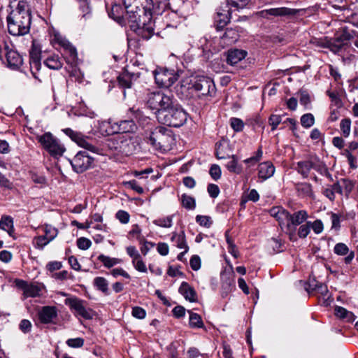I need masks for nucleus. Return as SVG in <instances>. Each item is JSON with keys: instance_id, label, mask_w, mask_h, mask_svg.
<instances>
[{"instance_id": "obj_1", "label": "nucleus", "mask_w": 358, "mask_h": 358, "mask_svg": "<svg viewBox=\"0 0 358 358\" xmlns=\"http://www.w3.org/2000/svg\"><path fill=\"white\" fill-rule=\"evenodd\" d=\"M128 25L137 35L149 39L154 34L152 0H122Z\"/></svg>"}, {"instance_id": "obj_2", "label": "nucleus", "mask_w": 358, "mask_h": 358, "mask_svg": "<svg viewBox=\"0 0 358 358\" xmlns=\"http://www.w3.org/2000/svg\"><path fill=\"white\" fill-rule=\"evenodd\" d=\"M215 90L213 80L206 76H197L182 80L177 91L184 97L189 99L211 95Z\"/></svg>"}, {"instance_id": "obj_3", "label": "nucleus", "mask_w": 358, "mask_h": 358, "mask_svg": "<svg viewBox=\"0 0 358 358\" xmlns=\"http://www.w3.org/2000/svg\"><path fill=\"white\" fill-rule=\"evenodd\" d=\"M10 34L19 36L29 33L31 24V14L27 3L20 0L17 8L12 10L6 17Z\"/></svg>"}, {"instance_id": "obj_4", "label": "nucleus", "mask_w": 358, "mask_h": 358, "mask_svg": "<svg viewBox=\"0 0 358 358\" xmlns=\"http://www.w3.org/2000/svg\"><path fill=\"white\" fill-rule=\"evenodd\" d=\"M188 114L176 100L172 106L158 116L157 121L169 127H180L187 120Z\"/></svg>"}, {"instance_id": "obj_5", "label": "nucleus", "mask_w": 358, "mask_h": 358, "mask_svg": "<svg viewBox=\"0 0 358 358\" xmlns=\"http://www.w3.org/2000/svg\"><path fill=\"white\" fill-rule=\"evenodd\" d=\"M176 100L171 92L167 94L162 91H155L147 94L146 104L154 111L157 118L159 115H162V111L171 107Z\"/></svg>"}, {"instance_id": "obj_6", "label": "nucleus", "mask_w": 358, "mask_h": 358, "mask_svg": "<svg viewBox=\"0 0 358 358\" xmlns=\"http://www.w3.org/2000/svg\"><path fill=\"white\" fill-rule=\"evenodd\" d=\"M147 142L156 150H166L173 141L171 130L164 127H157L151 131L147 137Z\"/></svg>"}, {"instance_id": "obj_7", "label": "nucleus", "mask_w": 358, "mask_h": 358, "mask_svg": "<svg viewBox=\"0 0 358 358\" xmlns=\"http://www.w3.org/2000/svg\"><path fill=\"white\" fill-rule=\"evenodd\" d=\"M100 127L102 132L108 136L118 133L134 132L137 128L132 120H121L116 122L111 120L105 121L101 123Z\"/></svg>"}, {"instance_id": "obj_8", "label": "nucleus", "mask_w": 358, "mask_h": 358, "mask_svg": "<svg viewBox=\"0 0 358 358\" xmlns=\"http://www.w3.org/2000/svg\"><path fill=\"white\" fill-rule=\"evenodd\" d=\"M62 131L80 147L94 154L99 153L100 149L94 145L92 138L83 135L80 132L74 131L71 128L64 129Z\"/></svg>"}, {"instance_id": "obj_9", "label": "nucleus", "mask_w": 358, "mask_h": 358, "mask_svg": "<svg viewBox=\"0 0 358 358\" xmlns=\"http://www.w3.org/2000/svg\"><path fill=\"white\" fill-rule=\"evenodd\" d=\"M156 84L161 87H171L178 78V74L174 70L157 67L154 71Z\"/></svg>"}, {"instance_id": "obj_10", "label": "nucleus", "mask_w": 358, "mask_h": 358, "mask_svg": "<svg viewBox=\"0 0 358 358\" xmlns=\"http://www.w3.org/2000/svg\"><path fill=\"white\" fill-rule=\"evenodd\" d=\"M42 46L36 40H33L31 48L29 51V64L33 76L41 82L38 76V72L41 68Z\"/></svg>"}, {"instance_id": "obj_11", "label": "nucleus", "mask_w": 358, "mask_h": 358, "mask_svg": "<svg viewBox=\"0 0 358 358\" xmlns=\"http://www.w3.org/2000/svg\"><path fill=\"white\" fill-rule=\"evenodd\" d=\"M94 157L87 151H80L70 161V163L76 173H83L92 167Z\"/></svg>"}, {"instance_id": "obj_12", "label": "nucleus", "mask_w": 358, "mask_h": 358, "mask_svg": "<svg viewBox=\"0 0 358 358\" xmlns=\"http://www.w3.org/2000/svg\"><path fill=\"white\" fill-rule=\"evenodd\" d=\"M64 303L75 311L76 315L86 320H90L93 317L92 310L85 306L86 302L78 297L67 298L64 300Z\"/></svg>"}, {"instance_id": "obj_13", "label": "nucleus", "mask_w": 358, "mask_h": 358, "mask_svg": "<svg viewBox=\"0 0 358 358\" xmlns=\"http://www.w3.org/2000/svg\"><path fill=\"white\" fill-rule=\"evenodd\" d=\"M65 151L64 146L51 133L46 132V152L55 159L62 156Z\"/></svg>"}, {"instance_id": "obj_14", "label": "nucleus", "mask_w": 358, "mask_h": 358, "mask_svg": "<svg viewBox=\"0 0 358 358\" xmlns=\"http://www.w3.org/2000/svg\"><path fill=\"white\" fill-rule=\"evenodd\" d=\"M308 217V213L305 210H298L292 214L288 212V215L285 224L287 229L289 231H295L296 227L305 222Z\"/></svg>"}, {"instance_id": "obj_15", "label": "nucleus", "mask_w": 358, "mask_h": 358, "mask_svg": "<svg viewBox=\"0 0 358 358\" xmlns=\"http://www.w3.org/2000/svg\"><path fill=\"white\" fill-rule=\"evenodd\" d=\"M230 19L231 13L228 5L217 8L214 17L216 29H222L230 22Z\"/></svg>"}, {"instance_id": "obj_16", "label": "nucleus", "mask_w": 358, "mask_h": 358, "mask_svg": "<svg viewBox=\"0 0 358 358\" xmlns=\"http://www.w3.org/2000/svg\"><path fill=\"white\" fill-rule=\"evenodd\" d=\"M138 73H134L124 69L117 77L118 84L123 88H130L134 80L138 78Z\"/></svg>"}, {"instance_id": "obj_17", "label": "nucleus", "mask_w": 358, "mask_h": 358, "mask_svg": "<svg viewBox=\"0 0 358 358\" xmlns=\"http://www.w3.org/2000/svg\"><path fill=\"white\" fill-rule=\"evenodd\" d=\"M15 284L17 287L23 290V294L25 298L35 297L39 294L41 291L40 288L37 285L32 284L29 285L22 280H16Z\"/></svg>"}, {"instance_id": "obj_18", "label": "nucleus", "mask_w": 358, "mask_h": 358, "mask_svg": "<svg viewBox=\"0 0 358 358\" xmlns=\"http://www.w3.org/2000/svg\"><path fill=\"white\" fill-rule=\"evenodd\" d=\"M296 10L286 7L273 8L262 11V16L264 17H267L268 15L275 17L290 16L296 15Z\"/></svg>"}, {"instance_id": "obj_19", "label": "nucleus", "mask_w": 358, "mask_h": 358, "mask_svg": "<svg viewBox=\"0 0 358 358\" xmlns=\"http://www.w3.org/2000/svg\"><path fill=\"white\" fill-rule=\"evenodd\" d=\"M50 35V41L52 45L55 48H64L69 43L64 37H63L59 31L54 27H50L48 29Z\"/></svg>"}, {"instance_id": "obj_20", "label": "nucleus", "mask_w": 358, "mask_h": 358, "mask_svg": "<svg viewBox=\"0 0 358 358\" xmlns=\"http://www.w3.org/2000/svg\"><path fill=\"white\" fill-rule=\"evenodd\" d=\"M120 141L119 151L126 155H132L136 149L135 141L131 138H124V136H118Z\"/></svg>"}, {"instance_id": "obj_21", "label": "nucleus", "mask_w": 358, "mask_h": 358, "mask_svg": "<svg viewBox=\"0 0 358 358\" xmlns=\"http://www.w3.org/2000/svg\"><path fill=\"white\" fill-rule=\"evenodd\" d=\"M227 64L234 66L242 61L248 55V52L243 50L230 49L227 52Z\"/></svg>"}, {"instance_id": "obj_22", "label": "nucleus", "mask_w": 358, "mask_h": 358, "mask_svg": "<svg viewBox=\"0 0 358 358\" xmlns=\"http://www.w3.org/2000/svg\"><path fill=\"white\" fill-rule=\"evenodd\" d=\"M221 289L222 297L226 296L234 287V279L230 273H221Z\"/></svg>"}, {"instance_id": "obj_23", "label": "nucleus", "mask_w": 358, "mask_h": 358, "mask_svg": "<svg viewBox=\"0 0 358 358\" xmlns=\"http://www.w3.org/2000/svg\"><path fill=\"white\" fill-rule=\"evenodd\" d=\"M6 57L8 66L13 69H17L22 64V59L20 54L13 50H7Z\"/></svg>"}, {"instance_id": "obj_24", "label": "nucleus", "mask_w": 358, "mask_h": 358, "mask_svg": "<svg viewBox=\"0 0 358 358\" xmlns=\"http://www.w3.org/2000/svg\"><path fill=\"white\" fill-rule=\"evenodd\" d=\"M108 15L114 20L117 21L120 24L126 25L128 24L126 18V11L120 5H114L112 6Z\"/></svg>"}, {"instance_id": "obj_25", "label": "nucleus", "mask_w": 358, "mask_h": 358, "mask_svg": "<svg viewBox=\"0 0 358 358\" xmlns=\"http://www.w3.org/2000/svg\"><path fill=\"white\" fill-rule=\"evenodd\" d=\"M275 173V167L271 162H265L259 164L258 176L264 180L271 178Z\"/></svg>"}, {"instance_id": "obj_26", "label": "nucleus", "mask_w": 358, "mask_h": 358, "mask_svg": "<svg viewBox=\"0 0 358 358\" xmlns=\"http://www.w3.org/2000/svg\"><path fill=\"white\" fill-rule=\"evenodd\" d=\"M178 291L186 300H188L190 302H194L196 301V294L194 289L187 282H182L181 283Z\"/></svg>"}, {"instance_id": "obj_27", "label": "nucleus", "mask_w": 358, "mask_h": 358, "mask_svg": "<svg viewBox=\"0 0 358 358\" xmlns=\"http://www.w3.org/2000/svg\"><path fill=\"white\" fill-rule=\"evenodd\" d=\"M63 50L66 62L72 66L76 65L78 59L76 48L69 42Z\"/></svg>"}, {"instance_id": "obj_28", "label": "nucleus", "mask_w": 358, "mask_h": 358, "mask_svg": "<svg viewBox=\"0 0 358 358\" xmlns=\"http://www.w3.org/2000/svg\"><path fill=\"white\" fill-rule=\"evenodd\" d=\"M0 229L8 232L10 236L14 238L13 220L10 216L3 215L0 220Z\"/></svg>"}, {"instance_id": "obj_29", "label": "nucleus", "mask_w": 358, "mask_h": 358, "mask_svg": "<svg viewBox=\"0 0 358 358\" xmlns=\"http://www.w3.org/2000/svg\"><path fill=\"white\" fill-rule=\"evenodd\" d=\"M270 214L271 216L276 218V220L279 222L280 224H286L288 211L283 209L282 207H273L270 210Z\"/></svg>"}, {"instance_id": "obj_30", "label": "nucleus", "mask_w": 358, "mask_h": 358, "mask_svg": "<svg viewBox=\"0 0 358 358\" xmlns=\"http://www.w3.org/2000/svg\"><path fill=\"white\" fill-rule=\"evenodd\" d=\"M313 160H305L300 161L297 163L296 168L299 173H300L303 178H306L308 177L310 171L313 169Z\"/></svg>"}, {"instance_id": "obj_31", "label": "nucleus", "mask_w": 358, "mask_h": 358, "mask_svg": "<svg viewBox=\"0 0 358 358\" xmlns=\"http://www.w3.org/2000/svg\"><path fill=\"white\" fill-rule=\"evenodd\" d=\"M238 36L239 35L236 29L227 28L220 37L225 44L230 45L235 43L238 40Z\"/></svg>"}, {"instance_id": "obj_32", "label": "nucleus", "mask_w": 358, "mask_h": 358, "mask_svg": "<svg viewBox=\"0 0 358 358\" xmlns=\"http://www.w3.org/2000/svg\"><path fill=\"white\" fill-rule=\"evenodd\" d=\"M93 285L96 289L102 292L105 294H108V282L103 277H96L94 279Z\"/></svg>"}, {"instance_id": "obj_33", "label": "nucleus", "mask_w": 358, "mask_h": 358, "mask_svg": "<svg viewBox=\"0 0 358 358\" xmlns=\"http://www.w3.org/2000/svg\"><path fill=\"white\" fill-rule=\"evenodd\" d=\"M98 260L102 262L105 267L108 268L122 262L120 259L110 257L102 254L98 257Z\"/></svg>"}, {"instance_id": "obj_34", "label": "nucleus", "mask_w": 358, "mask_h": 358, "mask_svg": "<svg viewBox=\"0 0 358 358\" xmlns=\"http://www.w3.org/2000/svg\"><path fill=\"white\" fill-rule=\"evenodd\" d=\"M231 160L227 164V169L232 173H240L242 171V166L238 163V158L236 155L230 156Z\"/></svg>"}, {"instance_id": "obj_35", "label": "nucleus", "mask_w": 358, "mask_h": 358, "mask_svg": "<svg viewBox=\"0 0 358 358\" xmlns=\"http://www.w3.org/2000/svg\"><path fill=\"white\" fill-rule=\"evenodd\" d=\"M172 241H176V246L180 249H185V252H188L189 247L187 244L185 235L184 231H182L180 234H174L172 238Z\"/></svg>"}, {"instance_id": "obj_36", "label": "nucleus", "mask_w": 358, "mask_h": 358, "mask_svg": "<svg viewBox=\"0 0 358 358\" xmlns=\"http://www.w3.org/2000/svg\"><path fill=\"white\" fill-rule=\"evenodd\" d=\"M335 315L340 318L346 319L348 321L354 320L355 315L353 313L341 306H336L335 308Z\"/></svg>"}, {"instance_id": "obj_37", "label": "nucleus", "mask_w": 358, "mask_h": 358, "mask_svg": "<svg viewBox=\"0 0 358 358\" xmlns=\"http://www.w3.org/2000/svg\"><path fill=\"white\" fill-rule=\"evenodd\" d=\"M34 320L38 327H42L45 324V306L38 307L36 309Z\"/></svg>"}, {"instance_id": "obj_38", "label": "nucleus", "mask_w": 358, "mask_h": 358, "mask_svg": "<svg viewBox=\"0 0 358 358\" xmlns=\"http://www.w3.org/2000/svg\"><path fill=\"white\" fill-rule=\"evenodd\" d=\"M189 326L192 328H201L203 327V322L201 316L195 313L189 311Z\"/></svg>"}, {"instance_id": "obj_39", "label": "nucleus", "mask_w": 358, "mask_h": 358, "mask_svg": "<svg viewBox=\"0 0 358 358\" xmlns=\"http://www.w3.org/2000/svg\"><path fill=\"white\" fill-rule=\"evenodd\" d=\"M181 202L182 206L187 210H194L196 207L195 199L190 196L182 194L181 196Z\"/></svg>"}, {"instance_id": "obj_40", "label": "nucleus", "mask_w": 358, "mask_h": 358, "mask_svg": "<svg viewBox=\"0 0 358 358\" xmlns=\"http://www.w3.org/2000/svg\"><path fill=\"white\" fill-rule=\"evenodd\" d=\"M57 317V310L55 306H46V324L48 323H55V320Z\"/></svg>"}, {"instance_id": "obj_41", "label": "nucleus", "mask_w": 358, "mask_h": 358, "mask_svg": "<svg viewBox=\"0 0 358 358\" xmlns=\"http://www.w3.org/2000/svg\"><path fill=\"white\" fill-rule=\"evenodd\" d=\"M172 220L173 215L167 216L153 220V224L161 227L170 228L172 226Z\"/></svg>"}, {"instance_id": "obj_42", "label": "nucleus", "mask_w": 358, "mask_h": 358, "mask_svg": "<svg viewBox=\"0 0 358 358\" xmlns=\"http://www.w3.org/2000/svg\"><path fill=\"white\" fill-rule=\"evenodd\" d=\"M46 66L52 69H59L62 66V64L59 60L58 56L47 58L46 59Z\"/></svg>"}, {"instance_id": "obj_43", "label": "nucleus", "mask_w": 358, "mask_h": 358, "mask_svg": "<svg viewBox=\"0 0 358 358\" xmlns=\"http://www.w3.org/2000/svg\"><path fill=\"white\" fill-rule=\"evenodd\" d=\"M341 182L345 196H348L355 187V182L347 178L341 179Z\"/></svg>"}, {"instance_id": "obj_44", "label": "nucleus", "mask_w": 358, "mask_h": 358, "mask_svg": "<svg viewBox=\"0 0 358 358\" xmlns=\"http://www.w3.org/2000/svg\"><path fill=\"white\" fill-rule=\"evenodd\" d=\"M301 125L305 128L312 127L315 123L314 116L311 113H306L301 117Z\"/></svg>"}, {"instance_id": "obj_45", "label": "nucleus", "mask_w": 358, "mask_h": 358, "mask_svg": "<svg viewBox=\"0 0 358 358\" xmlns=\"http://www.w3.org/2000/svg\"><path fill=\"white\" fill-rule=\"evenodd\" d=\"M351 121L346 118L341 120L340 124L341 130L345 137H348L350 133Z\"/></svg>"}, {"instance_id": "obj_46", "label": "nucleus", "mask_w": 358, "mask_h": 358, "mask_svg": "<svg viewBox=\"0 0 358 358\" xmlns=\"http://www.w3.org/2000/svg\"><path fill=\"white\" fill-rule=\"evenodd\" d=\"M230 125L231 128L236 132L241 131L244 127V123L243 120L237 117H231L230 119Z\"/></svg>"}, {"instance_id": "obj_47", "label": "nucleus", "mask_w": 358, "mask_h": 358, "mask_svg": "<svg viewBox=\"0 0 358 358\" xmlns=\"http://www.w3.org/2000/svg\"><path fill=\"white\" fill-rule=\"evenodd\" d=\"M58 234V231L56 228L46 224V245L51 241H52Z\"/></svg>"}, {"instance_id": "obj_48", "label": "nucleus", "mask_w": 358, "mask_h": 358, "mask_svg": "<svg viewBox=\"0 0 358 358\" xmlns=\"http://www.w3.org/2000/svg\"><path fill=\"white\" fill-rule=\"evenodd\" d=\"M80 3V8L83 12V17H87L90 16L92 13V7H91V1H86V2H79Z\"/></svg>"}, {"instance_id": "obj_49", "label": "nucleus", "mask_w": 358, "mask_h": 358, "mask_svg": "<svg viewBox=\"0 0 358 358\" xmlns=\"http://www.w3.org/2000/svg\"><path fill=\"white\" fill-rule=\"evenodd\" d=\"M282 122V116L272 114L268 118V124L271 127V130L274 131Z\"/></svg>"}, {"instance_id": "obj_50", "label": "nucleus", "mask_w": 358, "mask_h": 358, "mask_svg": "<svg viewBox=\"0 0 358 358\" xmlns=\"http://www.w3.org/2000/svg\"><path fill=\"white\" fill-rule=\"evenodd\" d=\"M66 343L70 348H78L83 346L84 339L82 338H69Z\"/></svg>"}, {"instance_id": "obj_51", "label": "nucleus", "mask_w": 358, "mask_h": 358, "mask_svg": "<svg viewBox=\"0 0 358 358\" xmlns=\"http://www.w3.org/2000/svg\"><path fill=\"white\" fill-rule=\"evenodd\" d=\"M310 231V225L309 222H306L303 224H301L298 230V236L301 238H306Z\"/></svg>"}, {"instance_id": "obj_52", "label": "nucleus", "mask_w": 358, "mask_h": 358, "mask_svg": "<svg viewBox=\"0 0 358 358\" xmlns=\"http://www.w3.org/2000/svg\"><path fill=\"white\" fill-rule=\"evenodd\" d=\"M310 229H312L316 234H321L324 229L323 223L320 220H316L314 222H310Z\"/></svg>"}, {"instance_id": "obj_53", "label": "nucleus", "mask_w": 358, "mask_h": 358, "mask_svg": "<svg viewBox=\"0 0 358 358\" xmlns=\"http://www.w3.org/2000/svg\"><path fill=\"white\" fill-rule=\"evenodd\" d=\"M313 169L320 173L321 175H324L325 172L328 170L324 164L320 162L317 159L313 160Z\"/></svg>"}, {"instance_id": "obj_54", "label": "nucleus", "mask_w": 358, "mask_h": 358, "mask_svg": "<svg viewBox=\"0 0 358 358\" xmlns=\"http://www.w3.org/2000/svg\"><path fill=\"white\" fill-rule=\"evenodd\" d=\"M196 221L201 226L205 227H210L212 224V221L210 217L206 215H197L196 217Z\"/></svg>"}, {"instance_id": "obj_55", "label": "nucleus", "mask_w": 358, "mask_h": 358, "mask_svg": "<svg viewBox=\"0 0 358 358\" xmlns=\"http://www.w3.org/2000/svg\"><path fill=\"white\" fill-rule=\"evenodd\" d=\"M91 245V241L87 238L81 237L77 240V246L79 249L87 250L90 248Z\"/></svg>"}, {"instance_id": "obj_56", "label": "nucleus", "mask_w": 358, "mask_h": 358, "mask_svg": "<svg viewBox=\"0 0 358 358\" xmlns=\"http://www.w3.org/2000/svg\"><path fill=\"white\" fill-rule=\"evenodd\" d=\"M262 155H263V152H262V148L260 147L257 150V152H256L255 156H252V157H251L250 158H248V159H245L244 162L245 164H256L257 162H258L261 159V158L262 157Z\"/></svg>"}, {"instance_id": "obj_57", "label": "nucleus", "mask_w": 358, "mask_h": 358, "mask_svg": "<svg viewBox=\"0 0 358 358\" xmlns=\"http://www.w3.org/2000/svg\"><path fill=\"white\" fill-rule=\"evenodd\" d=\"M348 246L342 243H337L334 247V252L338 255H345L348 253Z\"/></svg>"}, {"instance_id": "obj_58", "label": "nucleus", "mask_w": 358, "mask_h": 358, "mask_svg": "<svg viewBox=\"0 0 358 358\" xmlns=\"http://www.w3.org/2000/svg\"><path fill=\"white\" fill-rule=\"evenodd\" d=\"M33 244L36 249L42 251L45 246V236L35 237L33 240Z\"/></svg>"}, {"instance_id": "obj_59", "label": "nucleus", "mask_w": 358, "mask_h": 358, "mask_svg": "<svg viewBox=\"0 0 358 358\" xmlns=\"http://www.w3.org/2000/svg\"><path fill=\"white\" fill-rule=\"evenodd\" d=\"M209 173L213 179L217 180L221 176V169L218 165L213 164L210 169Z\"/></svg>"}, {"instance_id": "obj_60", "label": "nucleus", "mask_w": 358, "mask_h": 358, "mask_svg": "<svg viewBox=\"0 0 358 358\" xmlns=\"http://www.w3.org/2000/svg\"><path fill=\"white\" fill-rule=\"evenodd\" d=\"M132 315L137 319H143L146 315L145 310L141 307L135 306L132 308Z\"/></svg>"}, {"instance_id": "obj_61", "label": "nucleus", "mask_w": 358, "mask_h": 358, "mask_svg": "<svg viewBox=\"0 0 358 358\" xmlns=\"http://www.w3.org/2000/svg\"><path fill=\"white\" fill-rule=\"evenodd\" d=\"M353 32H355V31H348L346 29H343V33L340 36V37L337 39L338 42H343V41H348L351 40L355 37V34Z\"/></svg>"}, {"instance_id": "obj_62", "label": "nucleus", "mask_w": 358, "mask_h": 358, "mask_svg": "<svg viewBox=\"0 0 358 358\" xmlns=\"http://www.w3.org/2000/svg\"><path fill=\"white\" fill-rule=\"evenodd\" d=\"M31 327V322L26 319L22 320L19 324L20 329L24 334L30 332Z\"/></svg>"}, {"instance_id": "obj_63", "label": "nucleus", "mask_w": 358, "mask_h": 358, "mask_svg": "<svg viewBox=\"0 0 358 358\" xmlns=\"http://www.w3.org/2000/svg\"><path fill=\"white\" fill-rule=\"evenodd\" d=\"M127 254L133 259L132 263H135L137 259L141 258V255L134 246H129L127 248Z\"/></svg>"}, {"instance_id": "obj_64", "label": "nucleus", "mask_w": 358, "mask_h": 358, "mask_svg": "<svg viewBox=\"0 0 358 358\" xmlns=\"http://www.w3.org/2000/svg\"><path fill=\"white\" fill-rule=\"evenodd\" d=\"M297 190L306 195H308L312 192V187L310 184L304 182L297 185Z\"/></svg>"}]
</instances>
